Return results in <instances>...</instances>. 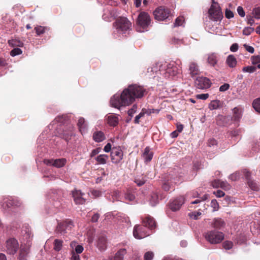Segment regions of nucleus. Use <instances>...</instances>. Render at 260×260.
Here are the masks:
<instances>
[{
    "label": "nucleus",
    "mask_w": 260,
    "mask_h": 260,
    "mask_svg": "<svg viewBox=\"0 0 260 260\" xmlns=\"http://www.w3.org/2000/svg\"><path fill=\"white\" fill-rule=\"evenodd\" d=\"M146 92L143 87L137 84L130 85L121 94H116L110 100V105L115 108L131 104L136 99L142 98Z\"/></svg>",
    "instance_id": "obj_1"
},
{
    "label": "nucleus",
    "mask_w": 260,
    "mask_h": 260,
    "mask_svg": "<svg viewBox=\"0 0 260 260\" xmlns=\"http://www.w3.org/2000/svg\"><path fill=\"white\" fill-rule=\"evenodd\" d=\"M179 72L174 62L164 64L157 63L148 69V73H155L164 76L165 78H170L176 75Z\"/></svg>",
    "instance_id": "obj_2"
},
{
    "label": "nucleus",
    "mask_w": 260,
    "mask_h": 260,
    "mask_svg": "<svg viewBox=\"0 0 260 260\" xmlns=\"http://www.w3.org/2000/svg\"><path fill=\"white\" fill-rule=\"evenodd\" d=\"M113 25L115 28L114 36L117 38L118 35L116 36V33L123 35L130 29L131 23L126 17H122L118 18Z\"/></svg>",
    "instance_id": "obj_3"
},
{
    "label": "nucleus",
    "mask_w": 260,
    "mask_h": 260,
    "mask_svg": "<svg viewBox=\"0 0 260 260\" xmlns=\"http://www.w3.org/2000/svg\"><path fill=\"white\" fill-rule=\"evenodd\" d=\"M204 237L210 243L216 244L220 243L224 239V235L221 232L212 230L205 233Z\"/></svg>",
    "instance_id": "obj_4"
},
{
    "label": "nucleus",
    "mask_w": 260,
    "mask_h": 260,
    "mask_svg": "<svg viewBox=\"0 0 260 260\" xmlns=\"http://www.w3.org/2000/svg\"><path fill=\"white\" fill-rule=\"evenodd\" d=\"M208 12L210 19L214 21H220L223 18V15L219 4L214 1Z\"/></svg>",
    "instance_id": "obj_5"
},
{
    "label": "nucleus",
    "mask_w": 260,
    "mask_h": 260,
    "mask_svg": "<svg viewBox=\"0 0 260 260\" xmlns=\"http://www.w3.org/2000/svg\"><path fill=\"white\" fill-rule=\"evenodd\" d=\"M150 17L149 15L145 12H141L137 18V24L139 26L138 28V31L140 32L144 31V29H146L150 24Z\"/></svg>",
    "instance_id": "obj_6"
},
{
    "label": "nucleus",
    "mask_w": 260,
    "mask_h": 260,
    "mask_svg": "<svg viewBox=\"0 0 260 260\" xmlns=\"http://www.w3.org/2000/svg\"><path fill=\"white\" fill-rule=\"evenodd\" d=\"M151 232L148 229L143 225H136L133 230V235L134 237L138 239H143L149 236Z\"/></svg>",
    "instance_id": "obj_7"
},
{
    "label": "nucleus",
    "mask_w": 260,
    "mask_h": 260,
    "mask_svg": "<svg viewBox=\"0 0 260 260\" xmlns=\"http://www.w3.org/2000/svg\"><path fill=\"white\" fill-rule=\"evenodd\" d=\"M153 14L156 20L163 21L171 16V12L168 8L160 6L153 12Z\"/></svg>",
    "instance_id": "obj_8"
},
{
    "label": "nucleus",
    "mask_w": 260,
    "mask_h": 260,
    "mask_svg": "<svg viewBox=\"0 0 260 260\" xmlns=\"http://www.w3.org/2000/svg\"><path fill=\"white\" fill-rule=\"evenodd\" d=\"M73 226V222L71 220H68L60 222L56 228V233L60 235H64L68 231L71 230Z\"/></svg>",
    "instance_id": "obj_9"
},
{
    "label": "nucleus",
    "mask_w": 260,
    "mask_h": 260,
    "mask_svg": "<svg viewBox=\"0 0 260 260\" xmlns=\"http://www.w3.org/2000/svg\"><path fill=\"white\" fill-rule=\"evenodd\" d=\"M2 207L4 209H7L12 206L19 207L21 205V202L18 198H4L3 201L0 200Z\"/></svg>",
    "instance_id": "obj_10"
},
{
    "label": "nucleus",
    "mask_w": 260,
    "mask_h": 260,
    "mask_svg": "<svg viewBox=\"0 0 260 260\" xmlns=\"http://www.w3.org/2000/svg\"><path fill=\"white\" fill-rule=\"evenodd\" d=\"M6 251L9 254L13 255L19 248L18 241L15 238H10L6 241Z\"/></svg>",
    "instance_id": "obj_11"
},
{
    "label": "nucleus",
    "mask_w": 260,
    "mask_h": 260,
    "mask_svg": "<svg viewBox=\"0 0 260 260\" xmlns=\"http://www.w3.org/2000/svg\"><path fill=\"white\" fill-rule=\"evenodd\" d=\"M197 88L201 89H207L211 85V82L207 78L205 77H198L194 81Z\"/></svg>",
    "instance_id": "obj_12"
},
{
    "label": "nucleus",
    "mask_w": 260,
    "mask_h": 260,
    "mask_svg": "<svg viewBox=\"0 0 260 260\" xmlns=\"http://www.w3.org/2000/svg\"><path fill=\"white\" fill-rule=\"evenodd\" d=\"M111 157L112 162L115 164L119 163L123 158V152L121 148L113 147L111 152Z\"/></svg>",
    "instance_id": "obj_13"
},
{
    "label": "nucleus",
    "mask_w": 260,
    "mask_h": 260,
    "mask_svg": "<svg viewBox=\"0 0 260 260\" xmlns=\"http://www.w3.org/2000/svg\"><path fill=\"white\" fill-rule=\"evenodd\" d=\"M31 245V242L30 240H28L26 242L23 241V245L20 248L19 256L21 259H25L26 256L29 252V248Z\"/></svg>",
    "instance_id": "obj_14"
},
{
    "label": "nucleus",
    "mask_w": 260,
    "mask_h": 260,
    "mask_svg": "<svg viewBox=\"0 0 260 260\" xmlns=\"http://www.w3.org/2000/svg\"><path fill=\"white\" fill-rule=\"evenodd\" d=\"M44 162L48 166H52L56 168H61L66 163L65 158H59L56 159H45Z\"/></svg>",
    "instance_id": "obj_15"
},
{
    "label": "nucleus",
    "mask_w": 260,
    "mask_h": 260,
    "mask_svg": "<svg viewBox=\"0 0 260 260\" xmlns=\"http://www.w3.org/2000/svg\"><path fill=\"white\" fill-rule=\"evenodd\" d=\"M184 202L183 197H179L173 200L170 204V208L173 211L178 210Z\"/></svg>",
    "instance_id": "obj_16"
},
{
    "label": "nucleus",
    "mask_w": 260,
    "mask_h": 260,
    "mask_svg": "<svg viewBox=\"0 0 260 260\" xmlns=\"http://www.w3.org/2000/svg\"><path fill=\"white\" fill-rule=\"evenodd\" d=\"M84 195L80 190H75L72 191V196L76 204H83L85 202Z\"/></svg>",
    "instance_id": "obj_17"
},
{
    "label": "nucleus",
    "mask_w": 260,
    "mask_h": 260,
    "mask_svg": "<svg viewBox=\"0 0 260 260\" xmlns=\"http://www.w3.org/2000/svg\"><path fill=\"white\" fill-rule=\"evenodd\" d=\"M142 223L149 231H152L156 227V222L154 218L150 216H147L142 220Z\"/></svg>",
    "instance_id": "obj_18"
},
{
    "label": "nucleus",
    "mask_w": 260,
    "mask_h": 260,
    "mask_svg": "<svg viewBox=\"0 0 260 260\" xmlns=\"http://www.w3.org/2000/svg\"><path fill=\"white\" fill-rule=\"evenodd\" d=\"M212 185L214 188L221 187L224 190H228L231 188V185L226 181L220 180H215L212 182Z\"/></svg>",
    "instance_id": "obj_19"
},
{
    "label": "nucleus",
    "mask_w": 260,
    "mask_h": 260,
    "mask_svg": "<svg viewBox=\"0 0 260 260\" xmlns=\"http://www.w3.org/2000/svg\"><path fill=\"white\" fill-rule=\"evenodd\" d=\"M219 58V55L216 53H211L208 55L207 63L211 67H215Z\"/></svg>",
    "instance_id": "obj_20"
},
{
    "label": "nucleus",
    "mask_w": 260,
    "mask_h": 260,
    "mask_svg": "<svg viewBox=\"0 0 260 260\" xmlns=\"http://www.w3.org/2000/svg\"><path fill=\"white\" fill-rule=\"evenodd\" d=\"M107 122L111 126H116L119 122L118 115L115 114H108L106 116Z\"/></svg>",
    "instance_id": "obj_21"
},
{
    "label": "nucleus",
    "mask_w": 260,
    "mask_h": 260,
    "mask_svg": "<svg viewBox=\"0 0 260 260\" xmlns=\"http://www.w3.org/2000/svg\"><path fill=\"white\" fill-rule=\"evenodd\" d=\"M96 247L101 251H104L107 248L106 238L104 235L100 236L96 242Z\"/></svg>",
    "instance_id": "obj_22"
},
{
    "label": "nucleus",
    "mask_w": 260,
    "mask_h": 260,
    "mask_svg": "<svg viewBox=\"0 0 260 260\" xmlns=\"http://www.w3.org/2000/svg\"><path fill=\"white\" fill-rule=\"evenodd\" d=\"M22 233L23 235V239L24 241L26 242L28 240H30V242H31L33 234L29 227L25 226L22 230Z\"/></svg>",
    "instance_id": "obj_23"
},
{
    "label": "nucleus",
    "mask_w": 260,
    "mask_h": 260,
    "mask_svg": "<svg viewBox=\"0 0 260 260\" xmlns=\"http://www.w3.org/2000/svg\"><path fill=\"white\" fill-rule=\"evenodd\" d=\"M211 225L214 228L220 230L225 225V222L221 218H214L211 223Z\"/></svg>",
    "instance_id": "obj_24"
},
{
    "label": "nucleus",
    "mask_w": 260,
    "mask_h": 260,
    "mask_svg": "<svg viewBox=\"0 0 260 260\" xmlns=\"http://www.w3.org/2000/svg\"><path fill=\"white\" fill-rule=\"evenodd\" d=\"M126 253L125 249H121L116 253L114 257H109L108 260H123L124 256Z\"/></svg>",
    "instance_id": "obj_25"
},
{
    "label": "nucleus",
    "mask_w": 260,
    "mask_h": 260,
    "mask_svg": "<svg viewBox=\"0 0 260 260\" xmlns=\"http://www.w3.org/2000/svg\"><path fill=\"white\" fill-rule=\"evenodd\" d=\"M153 152L150 151L149 147H146L144 149V151L143 153V157L145 162H148L151 161L153 157Z\"/></svg>",
    "instance_id": "obj_26"
},
{
    "label": "nucleus",
    "mask_w": 260,
    "mask_h": 260,
    "mask_svg": "<svg viewBox=\"0 0 260 260\" xmlns=\"http://www.w3.org/2000/svg\"><path fill=\"white\" fill-rule=\"evenodd\" d=\"M93 139L96 142H101L105 139V136L102 131L95 132L93 134Z\"/></svg>",
    "instance_id": "obj_27"
},
{
    "label": "nucleus",
    "mask_w": 260,
    "mask_h": 260,
    "mask_svg": "<svg viewBox=\"0 0 260 260\" xmlns=\"http://www.w3.org/2000/svg\"><path fill=\"white\" fill-rule=\"evenodd\" d=\"M189 71L192 77L197 75L200 72L198 66L194 62H192L190 64Z\"/></svg>",
    "instance_id": "obj_28"
},
{
    "label": "nucleus",
    "mask_w": 260,
    "mask_h": 260,
    "mask_svg": "<svg viewBox=\"0 0 260 260\" xmlns=\"http://www.w3.org/2000/svg\"><path fill=\"white\" fill-rule=\"evenodd\" d=\"M226 63L230 68H234L237 64V60L233 55H229L226 59Z\"/></svg>",
    "instance_id": "obj_29"
},
{
    "label": "nucleus",
    "mask_w": 260,
    "mask_h": 260,
    "mask_svg": "<svg viewBox=\"0 0 260 260\" xmlns=\"http://www.w3.org/2000/svg\"><path fill=\"white\" fill-rule=\"evenodd\" d=\"M110 17L107 18L106 16V14L103 15V18L104 20L107 21H111L112 19H115L118 15V13L116 9H112L110 11Z\"/></svg>",
    "instance_id": "obj_30"
},
{
    "label": "nucleus",
    "mask_w": 260,
    "mask_h": 260,
    "mask_svg": "<svg viewBox=\"0 0 260 260\" xmlns=\"http://www.w3.org/2000/svg\"><path fill=\"white\" fill-rule=\"evenodd\" d=\"M79 129L82 134L85 133L86 131V125L85 123V119L83 118H80L78 122Z\"/></svg>",
    "instance_id": "obj_31"
},
{
    "label": "nucleus",
    "mask_w": 260,
    "mask_h": 260,
    "mask_svg": "<svg viewBox=\"0 0 260 260\" xmlns=\"http://www.w3.org/2000/svg\"><path fill=\"white\" fill-rule=\"evenodd\" d=\"M174 181L171 180V182H169V180H168L167 182H165L162 185V188L163 189L166 191H169L170 189L172 188V186H173V183L176 184L177 182L175 181V178H172Z\"/></svg>",
    "instance_id": "obj_32"
},
{
    "label": "nucleus",
    "mask_w": 260,
    "mask_h": 260,
    "mask_svg": "<svg viewBox=\"0 0 260 260\" xmlns=\"http://www.w3.org/2000/svg\"><path fill=\"white\" fill-rule=\"evenodd\" d=\"M108 159V156L106 154H101L98 155L96 158L95 160L100 164H105Z\"/></svg>",
    "instance_id": "obj_33"
},
{
    "label": "nucleus",
    "mask_w": 260,
    "mask_h": 260,
    "mask_svg": "<svg viewBox=\"0 0 260 260\" xmlns=\"http://www.w3.org/2000/svg\"><path fill=\"white\" fill-rule=\"evenodd\" d=\"M233 118L235 121H238L242 116L241 111L237 108H235L233 110Z\"/></svg>",
    "instance_id": "obj_34"
},
{
    "label": "nucleus",
    "mask_w": 260,
    "mask_h": 260,
    "mask_svg": "<svg viewBox=\"0 0 260 260\" xmlns=\"http://www.w3.org/2000/svg\"><path fill=\"white\" fill-rule=\"evenodd\" d=\"M158 202V197L157 193L153 192L150 199V204L152 206H155Z\"/></svg>",
    "instance_id": "obj_35"
},
{
    "label": "nucleus",
    "mask_w": 260,
    "mask_h": 260,
    "mask_svg": "<svg viewBox=\"0 0 260 260\" xmlns=\"http://www.w3.org/2000/svg\"><path fill=\"white\" fill-rule=\"evenodd\" d=\"M198 195H199L198 193L197 192V196L196 195H193V197H194V198L197 197L199 199H198L196 200L195 201L192 202L191 203V204H198V203H200L202 201L206 200L208 198V195L207 194H205L202 197H201V198L199 197L198 196Z\"/></svg>",
    "instance_id": "obj_36"
},
{
    "label": "nucleus",
    "mask_w": 260,
    "mask_h": 260,
    "mask_svg": "<svg viewBox=\"0 0 260 260\" xmlns=\"http://www.w3.org/2000/svg\"><path fill=\"white\" fill-rule=\"evenodd\" d=\"M220 101L218 100H214L210 102L209 105V108L211 110L217 109L219 107Z\"/></svg>",
    "instance_id": "obj_37"
},
{
    "label": "nucleus",
    "mask_w": 260,
    "mask_h": 260,
    "mask_svg": "<svg viewBox=\"0 0 260 260\" xmlns=\"http://www.w3.org/2000/svg\"><path fill=\"white\" fill-rule=\"evenodd\" d=\"M62 246V241L60 240L55 239L54 242V249L59 251Z\"/></svg>",
    "instance_id": "obj_38"
},
{
    "label": "nucleus",
    "mask_w": 260,
    "mask_h": 260,
    "mask_svg": "<svg viewBox=\"0 0 260 260\" xmlns=\"http://www.w3.org/2000/svg\"><path fill=\"white\" fill-rule=\"evenodd\" d=\"M252 106L256 111L260 113V98H257L253 101Z\"/></svg>",
    "instance_id": "obj_39"
},
{
    "label": "nucleus",
    "mask_w": 260,
    "mask_h": 260,
    "mask_svg": "<svg viewBox=\"0 0 260 260\" xmlns=\"http://www.w3.org/2000/svg\"><path fill=\"white\" fill-rule=\"evenodd\" d=\"M72 129V127H70V131L69 132H67L64 129H63L62 132H61L60 133H58V134L59 135L62 136L63 138H64L66 140H68V137L69 136H71L72 135V130H71Z\"/></svg>",
    "instance_id": "obj_40"
},
{
    "label": "nucleus",
    "mask_w": 260,
    "mask_h": 260,
    "mask_svg": "<svg viewBox=\"0 0 260 260\" xmlns=\"http://www.w3.org/2000/svg\"><path fill=\"white\" fill-rule=\"evenodd\" d=\"M247 183L250 188L253 190H257L258 186L256 182L252 180H248Z\"/></svg>",
    "instance_id": "obj_41"
},
{
    "label": "nucleus",
    "mask_w": 260,
    "mask_h": 260,
    "mask_svg": "<svg viewBox=\"0 0 260 260\" xmlns=\"http://www.w3.org/2000/svg\"><path fill=\"white\" fill-rule=\"evenodd\" d=\"M35 29L37 35H40L43 34L45 32L47 28L42 26H37L35 27Z\"/></svg>",
    "instance_id": "obj_42"
},
{
    "label": "nucleus",
    "mask_w": 260,
    "mask_h": 260,
    "mask_svg": "<svg viewBox=\"0 0 260 260\" xmlns=\"http://www.w3.org/2000/svg\"><path fill=\"white\" fill-rule=\"evenodd\" d=\"M256 68L254 66H247L242 69L243 72H247L249 73H252L256 71Z\"/></svg>",
    "instance_id": "obj_43"
},
{
    "label": "nucleus",
    "mask_w": 260,
    "mask_h": 260,
    "mask_svg": "<svg viewBox=\"0 0 260 260\" xmlns=\"http://www.w3.org/2000/svg\"><path fill=\"white\" fill-rule=\"evenodd\" d=\"M254 29L251 27H246L243 30V34L245 36H248L254 31Z\"/></svg>",
    "instance_id": "obj_44"
},
{
    "label": "nucleus",
    "mask_w": 260,
    "mask_h": 260,
    "mask_svg": "<svg viewBox=\"0 0 260 260\" xmlns=\"http://www.w3.org/2000/svg\"><path fill=\"white\" fill-rule=\"evenodd\" d=\"M22 50L19 48H14L10 52V55L12 56H15L18 55H20L22 53Z\"/></svg>",
    "instance_id": "obj_45"
},
{
    "label": "nucleus",
    "mask_w": 260,
    "mask_h": 260,
    "mask_svg": "<svg viewBox=\"0 0 260 260\" xmlns=\"http://www.w3.org/2000/svg\"><path fill=\"white\" fill-rule=\"evenodd\" d=\"M184 22V18L182 17H178L176 19L175 22L174 24V26H181Z\"/></svg>",
    "instance_id": "obj_46"
},
{
    "label": "nucleus",
    "mask_w": 260,
    "mask_h": 260,
    "mask_svg": "<svg viewBox=\"0 0 260 260\" xmlns=\"http://www.w3.org/2000/svg\"><path fill=\"white\" fill-rule=\"evenodd\" d=\"M124 198L126 200L133 201L134 200L135 197L134 194L131 193L129 191H127V192L125 194Z\"/></svg>",
    "instance_id": "obj_47"
},
{
    "label": "nucleus",
    "mask_w": 260,
    "mask_h": 260,
    "mask_svg": "<svg viewBox=\"0 0 260 260\" xmlns=\"http://www.w3.org/2000/svg\"><path fill=\"white\" fill-rule=\"evenodd\" d=\"M146 114L144 109H143L142 111L136 116L135 118V123H139V119L143 117L144 115Z\"/></svg>",
    "instance_id": "obj_48"
},
{
    "label": "nucleus",
    "mask_w": 260,
    "mask_h": 260,
    "mask_svg": "<svg viewBox=\"0 0 260 260\" xmlns=\"http://www.w3.org/2000/svg\"><path fill=\"white\" fill-rule=\"evenodd\" d=\"M154 256V254L151 251L146 252L144 256V260H152Z\"/></svg>",
    "instance_id": "obj_49"
},
{
    "label": "nucleus",
    "mask_w": 260,
    "mask_h": 260,
    "mask_svg": "<svg viewBox=\"0 0 260 260\" xmlns=\"http://www.w3.org/2000/svg\"><path fill=\"white\" fill-rule=\"evenodd\" d=\"M252 13L256 19H260V7L254 9Z\"/></svg>",
    "instance_id": "obj_50"
},
{
    "label": "nucleus",
    "mask_w": 260,
    "mask_h": 260,
    "mask_svg": "<svg viewBox=\"0 0 260 260\" xmlns=\"http://www.w3.org/2000/svg\"><path fill=\"white\" fill-rule=\"evenodd\" d=\"M233 246V244L231 241H225L223 243V246L226 250H229L231 249Z\"/></svg>",
    "instance_id": "obj_51"
},
{
    "label": "nucleus",
    "mask_w": 260,
    "mask_h": 260,
    "mask_svg": "<svg viewBox=\"0 0 260 260\" xmlns=\"http://www.w3.org/2000/svg\"><path fill=\"white\" fill-rule=\"evenodd\" d=\"M251 60L253 64H256L260 63V56H253L251 58Z\"/></svg>",
    "instance_id": "obj_52"
},
{
    "label": "nucleus",
    "mask_w": 260,
    "mask_h": 260,
    "mask_svg": "<svg viewBox=\"0 0 260 260\" xmlns=\"http://www.w3.org/2000/svg\"><path fill=\"white\" fill-rule=\"evenodd\" d=\"M145 112L146 114L148 115H150L151 113H158L159 112V110L158 109H144Z\"/></svg>",
    "instance_id": "obj_53"
},
{
    "label": "nucleus",
    "mask_w": 260,
    "mask_h": 260,
    "mask_svg": "<svg viewBox=\"0 0 260 260\" xmlns=\"http://www.w3.org/2000/svg\"><path fill=\"white\" fill-rule=\"evenodd\" d=\"M196 96L197 99H198L205 100L208 98L209 94L208 93L199 94H197Z\"/></svg>",
    "instance_id": "obj_54"
},
{
    "label": "nucleus",
    "mask_w": 260,
    "mask_h": 260,
    "mask_svg": "<svg viewBox=\"0 0 260 260\" xmlns=\"http://www.w3.org/2000/svg\"><path fill=\"white\" fill-rule=\"evenodd\" d=\"M225 16L228 19L232 18L234 17V13L230 10L226 9L225 12Z\"/></svg>",
    "instance_id": "obj_55"
},
{
    "label": "nucleus",
    "mask_w": 260,
    "mask_h": 260,
    "mask_svg": "<svg viewBox=\"0 0 260 260\" xmlns=\"http://www.w3.org/2000/svg\"><path fill=\"white\" fill-rule=\"evenodd\" d=\"M230 88V85L228 83H224L219 87V91L224 92L228 90Z\"/></svg>",
    "instance_id": "obj_56"
},
{
    "label": "nucleus",
    "mask_w": 260,
    "mask_h": 260,
    "mask_svg": "<svg viewBox=\"0 0 260 260\" xmlns=\"http://www.w3.org/2000/svg\"><path fill=\"white\" fill-rule=\"evenodd\" d=\"M201 215V213L200 212H194L189 214L190 217L194 219H197L198 216Z\"/></svg>",
    "instance_id": "obj_57"
},
{
    "label": "nucleus",
    "mask_w": 260,
    "mask_h": 260,
    "mask_svg": "<svg viewBox=\"0 0 260 260\" xmlns=\"http://www.w3.org/2000/svg\"><path fill=\"white\" fill-rule=\"evenodd\" d=\"M91 194L93 197L96 198L101 196L102 195V192L98 190H93L91 191Z\"/></svg>",
    "instance_id": "obj_58"
},
{
    "label": "nucleus",
    "mask_w": 260,
    "mask_h": 260,
    "mask_svg": "<svg viewBox=\"0 0 260 260\" xmlns=\"http://www.w3.org/2000/svg\"><path fill=\"white\" fill-rule=\"evenodd\" d=\"M237 12L241 17H243L245 16V12L242 7L239 6L237 8Z\"/></svg>",
    "instance_id": "obj_59"
},
{
    "label": "nucleus",
    "mask_w": 260,
    "mask_h": 260,
    "mask_svg": "<svg viewBox=\"0 0 260 260\" xmlns=\"http://www.w3.org/2000/svg\"><path fill=\"white\" fill-rule=\"evenodd\" d=\"M75 250L76 252L75 253L80 254L82 252L83 250V247L81 245H78L77 246H76Z\"/></svg>",
    "instance_id": "obj_60"
},
{
    "label": "nucleus",
    "mask_w": 260,
    "mask_h": 260,
    "mask_svg": "<svg viewBox=\"0 0 260 260\" xmlns=\"http://www.w3.org/2000/svg\"><path fill=\"white\" fill-rule=\"evenodd\" d=\"M244 46L246 49V50L249 53H253L254 51V48L252 46H249L246 44H244Z\"/></svg>",
    "instance_id": "obj_61"
},
{
    "label": "nucleus",
    "mask_w": 260,
    "mask_h": 260,
    "mask_svg": "<svg viewBox=\"0 0 260 260\" xmlns=\"http://www.w3.org/2000/svg\"><path fill=\"white\" fill-rule=\"evenodd\" d=\"M214 194L218 198H220L224 196V192L220 190H217L214 191Z\"/></svg>",
    "instance_id": "obj_62"
},
{
    "label": "nucleus",
    "mask_w": 260,
    "mask_h": 260,
    "mask_svg": "<svg viewBox=\"0 0 260 260\" xmlns=\"http://www.w3.org/2000/svg\"><path fill=\"white\" fill-rule=\"evenodd\" d=\"M202 167V164L200 162L197 161L194 162L193 164V169L196 170V171L200 170L201 169Z\"/></svg>",
    "instance_id": "obj_63"
},
{
    "label": "nucleus",
    "mask_w": 260,
    "mask_h": 260,
    "mask_svg": "<svg viewBox=\"0 0 260 260\" xmlns=\"http://www.w3.org/2000/svg\"><path fill=\"white\" fill-rule=\"evenodd\" d=\"M208 144L209 147H214L217 145V141L214 139H211L208 141Z\"/></svg>",
    "instance_id": "obj_64"
}]
</instances>
